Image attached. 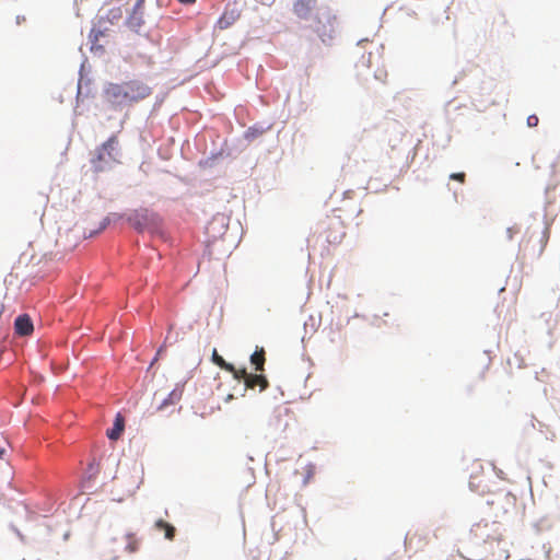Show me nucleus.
Here are the masks:
<instances>
[{
	"mask_svg": "<svg viewBox=\"0 0 560 560\" xmlns=\"http://www.w3.org/2000/svg\"><path fill=\"white\" fill-rule=\"evenodd\" d=\"M121 155L122 150L119 143L118 132H113L91 152V171L95 174L110 172L114 170L115 164H121Z\"/></svg>",
	"mask_w": 560,
	"mask_h": 560,
	"instance_id": "obj_1",
	"label": "nucleus"
},
{
	"mask_svg": "<svg viewBox=\"0 0 560 560\" xmlns=\"http://www.w3.org/2000/svg\"><path fill=\"white\" fill-rule=\"evenodd\" d=\"M121 222L137 232H144L158 224L159 215L149 208L139 207L120 211Z\"/></svg>",
	"mask_w": 560,
	"mask_h": 560,
	"instance_id": "obj_2",
	"label": "nucleus"
},
{
	"mask_svg": "<svg viewBox=\"0 0 560 560\" xmlns=\"http://www.w3.org/2000/svg\"><path fill=\"white\" fill-rule=\"evenodd\" d=\"M102 96L114 110H121L130 106L125 81L121 83L106 81L103 85Z\"/></svg>",
	"mask_w": 560,
	"mask_h": 560,
	"instance_id": "obj_3",
	"label": "nucleus"
},
{
	"mask_svg": "<svg viewBox=\"0 0 560 560\" xmlns=\"http://www.w3.org/2000/svg\"><path fill=\"white\" fill-rule=\"evenodd\" d=\"M228 159H234L233 149L224 140L220 148L211 150L208 156L198 161L197 165L200 170H213L222 166Z\"/></svg>",
	"mask_w": 560,
	"mask_h": 560,
	"instance_id": "obj_4",
	"label": "nucleus"
},
{
	"mask_svg": "<svg viewBox=\"0 0 560 560\" xmlns=\"http://www.w3.org/2000/svg\"><path fill=\"white\" fill-rule=\"evenodd\" d=\"M145 0H136L133 5L127 10V16L122 23L125 27L137 35H141V27L144 25Z\"/></svg>",
	"mask_w": 560,
	"mask_h": 560,
	"instance_id": "obj_5",
	"label": "nucleus"
},
{
	"mask_svg": "<svg viewBox=\"0 0 560 560\" xmlns=\"http://www.w3.org/2000/svg\"><path fill=\"white\" fill-rule=\"evenodd\" d=\"M231 373L238 383H245L247 386H259L260 392L269 386V381L265 373L249 371L246 365H242L238 369L235 368Z\"/></svg>",
	"mask_w": 560,
	"mask_h": 560,
	"instance_id": "obj_6",
	"label": "nucleus"
},
{
	"mask_svg": "<svg viewBox=\"0 0 560 560\" xmlns=\"http://www.w3.org/2000/svg\"><path fill=\"white\" fill-rule=\"evenodd\" d=\"M229 224L230 217L228 214L221 212L215 213L205 226L207 240L215 242L222 238L229 229Z\"/></svg>",
	"mask_w": 560,
	"mask_h": 560,
	"instance_id": "obj_7",
	"label": "nucleus"
},
{
	"mask_svg": "<svg viewBox=\"0 0 560 560\" xmlns=\"http://www.w3.org/2000/svg\"><path fill=\"white\" fill-rule=\"evenodd\" d=\"M315 19L317 23L316 31L324 43L326 42L324 38L325 36H328L331 39V33L334 32L332 23L337 20L336 15L331 13L330 9L325 8L317 10Z\"/></svg>",
	"mask_w": 560,
	"mask_h": 560,
	"instance_id": "obj_8",
	"label": "nucleus"
},
{
	"mask_svg": "<svg viewBox=\"0 0 560 560\" xmlns=\"http://www.w3.org/2000/svg\"><path fill=\"white\" fill-rule=\"evenodd\" d=\"M125 86L130 105L144 100L152 93V89L149 85L137 79L125 81Z\"/></svg>",
	"mask_w": 560,
	"mask_h": 560,
	"instance_id": "obj_9",
	"label": "nucleus"
},
{
	"mask_svg": "<svg viewBox=\"0 0 560 560\" xmlns=\"http://www.w3.org/2000/svg\"><path fill=\"white\" fill-rule=\"evenodd\" d=\"M241 12L242 10L236 7V0L228 2L217 20L215 27L219 30L230 28L240 19Z\"/></svg>",
	"mask_w": 560,
	"mask_h": 560,
	"instance_id": "obj_10",
	"label": "nucleus"
},
{
	"mask_svg": "<svg viewBox=\"0 0 560 560\" xmlns=\"http://www.w3.org/2000/svg\"><path fill=\"white\" fill-rule=\"evenodd\" d=\"M94 79L91 75L78 77L77 93H75V107L83 103L86 98H95L96 90L93 88Z\"/></svg>",
	"mask_w": 560,
	"mask_h": 560,
	"instance_id": "obj_11",
	"label": "nucleus"
},
{
	"mask_svg": "<svg viewBox=\"0 0 560 560\" xmlns=\"http://www.w3.org/2000/svg\"><path fill=\"white\" fill-rule=\"evenodd\" d=\"M107 4L108 1H105L103 5L97 10L96 15L92 19L94 20V24L109 23L110 25H116L118 21L122 18L121 7H115L105 11V7Z\"/></svg>",
	"mask_w": 560,
	"mask_h": 560,
	"instance_id": "obj_12",
	"label": "nucleus"
},
{
	"mask_svg": "<svg viewBox=\"0 0 560 560\" xmlns=\"http://www.w3.org/2000/svg\"><path fill=\"white\" fill-rule=\"evenodd\" d=\"M186 383L187 380L178 382L175 385V387L168 393V395L165 398H163V400L158 407V410H164L167 407L177 404L184 394Z\"/></svg>",
	"mask_w": 560,
	"mask_h": 560,
	"instance_id": "obj_13",
	"label": "nucleus"
},
{
	"mask_svg": "<svg viewBox=\"0 0 560 560\" xmlns=\"http://www.w3.org/2000/svg\"><path fill=\"white\" fill-rule=\"evenodd\" d=\"M14 328L19 335H30L34 330L32 317L26 313L19 314L14 319Z\"/></svg>",
	"mask_w": 560,
	"mask_h": 560,
	"instance_id": "obj_14",
	"label": "nucleus"
},
{
	"mask_svg": "<svg viewBox=\"0 0 560 560\" xmlns=\"http://www.w3.org/2000/svg\"><path fill=\"white\" fill-rule=\"evenodd\" d=\"M316 1L317 0H295L293 3L294 14L302 20H307Z\"/></svg>",
	"mask_w": 560,
	"mask_h": 560,
	"instance_id": "obj_15",
	"label": "nucleus"
},
{
	"mask_svg": "<svg viewBox=\"0 0 560 560\" xmlns=\"http://www.w3.org/2000/svg\"><path fill=\"white\" fill-rule=\"evenodd\" d=\"M271 128V125H265L264 122H256L249 126L243 133V138L247 142H253L261 137L267 130Z\"/></svg>",
	"mask_w": 560,
	"mask_h": 560,
	"instance_id": "obj_16",
	"label": "nucleus"
},
{
	"mask_svg": "<svg viewBox=\"0 0 560 560\" xmlns=\"http://www.w3.org/2000/svg\"><path fill=\"white\" fill-rule=\"evenodd\" d=\"M125 431V423L124 420L120 417V413L117 412L113 420L112 428H108L106 431V436L110 441L118 440L122 432Z\"/></svg>",
	"mask_w": 560,
	"mask_h": 560,
	"instance_id": "obj_17",
	"label": "nucleus"
},
{
	"mask_svg": "<svg viewBox=\"0 0 560 560\" xmlns=\"http://www.w3.org/2000/svg\"><path fill=\"white\" fill-rule=\"evenodd\" d=\"M122 223L120 212H108L103 219L98 222L97 228L103 232L104 230L115 226Z\"/></svg>",
	"mask_w": 560,
	"mask_h": 560,
	"instance_id": "obj_18",
	"label": "nucleus"
},
{
	"mask_svg": "<svg viewBox=\"0 0 560 560\" xmlns=\"http://www.w3.org/2000/svg\"><path fill=\"white\" fill-rule=\"evenodd\" d=\"M211 361L213 364L225 372H232L235 370V364L226 361L221 354L218 353L215 348L212 349Z\"/></svg>",
	"mask_w": 560,
	"mask_h": 560,
	"instance_id": "obj_19",
	"label": "nucleus"
},
{
	"mask_svg": "<svg viewBox=\"0 0 560 560\" xmlns=\"http://www.w3.org/2000/svg\"><path fill=\"white\" fill-rule=\"evenodd\" d=\"M91 23L92 27L89 31L88 40H100V38L108 36L110 32L108 27H101L103 24H94V20Z\"/></svg>",
	"mask_w": 560,
	"mask_h": 560,
	"instance_id": "obj_20",
	"label": "nucleus"
},
{
	"mask_svg": "<svg viewBox=\"0 0 560 560\" xmlns=\"http://www.w3.org/2000/svg\"><path fill=\"white\" fill-rule=\"evenodd\" d=\"M100 474V466L96 462H91L86 466L84 470V479L85 482H92L96 479ZM84 487H90L88 483H84Z\"/></svg>",
	"mask_w": 560,
	"mask_h": 560,
	"instance_id": "obj_21",
	"label": "nucleus"
},
{
	"mask_svg": "<svg viewBox=\"0 0 560 560\" xmlns=\"http://www.w3.org/2000/svg\"><path fill=\"white\" fill-rule=\"evenodd\" d=\"M80 51H81V55H82V60H81V63H80V67H79L78 77L91 75L92 67H91V65L89 62V58L85 55V52L82 51V47H80Z\"/></svg>",
	"mask_w": 560,
	"mask_h": 560,
	"instance_id": "obj_22",
	"label": "nucleus"
},
{
	"mask_svg": "<svg viewBox=\"0 0 560 560\" xmlns=\"http://www.w3.org/2000/svg\"><path fill=\"white\" fill-rule=\"evenodd\" d=\"M250 365L253 366L254 372L265 373L264 363L265 358L260 359L257 355V352H254L249 357Z\"/></svg>",
	"mask_w": 560,
	"mask_h": 560,
	"instance_id": "obj_23",
	"label": "nucleus"
},
{
	"mask_svg": "<svg viewBox=\"0 0 560 560\" xmlns=\"http://www.w3.org/2000/svg\"><path fill=\"white\" fill-rule=\"evenodd\" d=\"M90 51L97 57H102L106 54V48L103 44H100L98 40H89Z\"/></svg>",
	"mask_w": 560,
	"mask_h": 560,
	"instance_id": "obj_24",
	"label": "nucleus"
},
{
	"mask_svg": "<svg viewBox=\"0 0 560 560\" xmlns=\"http://www.w3.org/2000/svg\"><path fill=\"white\" fill-rule=\"evenodd\" d=\"M154 527L159 530H162L163 528L165 527H170L173 532H176V528L173 524L166 522L165 520L163 518H158L155 522H154Z\"/></svg>",
	"mask_w": 560,
	"mask_h": 560,
	"instance_id": "obj_25",
	"label": "nucleus"
},
{
	"mask_svg": "<svg viewBox=\"0 0 560 560\" xmlns=\"http://www.w3.org/2000/svg\"><path fill=\"white\" fill-rule=\"evenodd\" d=\"M255 386H247V384L243 383V385L241 386V383H238L237 386H234L233 387V393H235V396L236 395H240V396H245L247 389L249 388H254Z\"/></svg>",
	"mask_w": 560,
	"mask_h": 560,
	"instance_id": "obj_26",
	"label": "nucleus"
},
{
	"mask_svg": "<svg viewBox=\"0 0 560 560\" xmlns=\"http://www.w3.org/2000/svg\"><path fill=\"white\" fill-rule=\"evenodd\" d=\"M539 124V117L536 114H530L526 118V125L529 128H534Z\"/></svg>",
	"mask_w": 560,
	"mask_h": 560,
	"instance_id": "obj_27",
	"label": "nucleus"
},
{
	"mask_svg": "<svg viewBox=\"0 0 560 560\" xmlns=\"http://www.w3.org/2000/svg\"><path fill=\"white\" fill-rule=\"evenodd\" d=\"M314 474H315V465L314 464H308L307 465V471H306V474H305V476L303 478V485H306L308 482V480L311 478H313Z\"/></svg>",
	"mask_w": 560,
	"mask_h": 560,
	"instance_id": "obj_28",
	"label": "nucleus"
},
{
	"mask_svg": "<svg viewBox=\"0 0 560 560\" xmlns=\"http://www.w3.org/2000/svg\"><path fill=\"white\" fill-rule=\"evenodd\" d=\"M448 178L451 180H457L459 183H464L465 178H466V173L465 172H454V173L450 174Z\"/></svg>",
	"mask_w": 560,
	"mask_h": 560,
	"instance_id": "obj_29",
	"label": "nucleus"
},
{
	"mask_svg": "<svg viewBox=\"0 0 560 560\" xmlns=\"http://www.w3.org/2000/svg\"><path fill=\"white\" fill-rule=\"evenodd\" d=\"M491 353H492L491 350H483V354L487 357L488 361H487L486 365L483 366V370L480 373V377L481 378L485 377L486 371L489 370V368H490V364H491Z\"/></svg>",
	"mask_w": 560,
	"mask_h": 560,
	"instance_id": "obj_30",
	"label": "nucleus"
},
{
	"mask_svg": "<svg viewBox=\"0 0 560 560\" xmlns=\"http://www.w3.org/2000/svg\"><path fill=\"white\" fill-rule=\"evenodd\" d=\"M548 238H549V232H548V230H547V229H545V230L542 231V236H541V238H540V243H541V245H540V249H539V255H541V254H542V252L545 250L546 245H547V242H548Z\"/></svg>",
	"mask_w": 560,
	"mask_h": 560,
	"instance_id": "obj_31",
	"label": "nucleus"
},
{
	"mask_svg": "<svg viewBox=\"0 0 560 560\" xmlns=\"http://www.w3.org/2000/svg\"><path fill=\"white\" fill-rule=\"evenodd\" d=\"M10 529L18 536V538L23 542L25 544L26 541V537L21 533V530L13 524L11 523L9 525Z\"/></svg>",
	"mask_w": 560,
	"mask_h": 560,
	"instance_id": "obj_32",
	"label": "nucleus"
},
{
	"mask_svg": "<svg viewBox=\"0 0 560 560\" xmlns=\"http://www.w3.org/2000/svg\"><path fill=\"white\" fill-rule=\"evenodd\" d=\"M100 233H101V230H98V228L96 226L94 229L89 230L88 232H84V237L85 238H94Z\"/></svg>",
	"mask_w": 560,
	"mask_h": 560,
	"instance_id": "obj_33",
	"label": "nucleus"
},
{
	"mask_svg": "<svg viewBox=\"0 0 560 560\" xmlns=\"http://www.w3.org/2000/svg\"><path fill=\"white\" fill-rule=\"evenodd\" d=\"M520 229L516 225L506 228V237L509 241L513 238L515 233H518Z\"/></svg>",
	"mask_w": 560,
	"mask_h": 560,
	"instance_id": "obj_34",
	"label": "nucleus"
},
{
	"mask_svg": "<svg viewBox=\"0 0 560 560\" xmlns=\"http://www.w3.org/2000/svg\"><path fill=\"white\" fill-rule=\"evenodd\" d=\"M125 549L130 552V553H133L138 550V546L132 544L131 541H128Z\"/></svg>",
	"mask_w": 560,
	"mask_h": 560,
	"instance_id": "obj_35",
	"label": "nucleus"
},
{
	"mask_svg": "<svg viewBox=\"0 0 560 560\" xmlns=\"http://www.w3.org/2000/svg\"><path fill=\"white\" fill-rule=\"evenodd\" d=\"M165 534L164 537L168 540H172L174 538L175 532H173L170 527H165Z\"/></svg>",
	"mask_w": 560,
	"mask_h": 560,
	"instance_id": "obj_36",
	"label": "nucleus"
},
{
	"mask_svg": "<svg viewBox=\"0 0 560 560\" xmlns=\"http://www.w3.org/2000/svg\"><path fill=\"white\" fill-rule=\"evenodd\" d=\"M466 74V71L463 70L462 72H459L455 78L454 80L452 81V85H456L459 80Z\"/></svg>",
	"mask_w": 560,
	"mask_h": 560,
	"instance_id": "obj_37",
	"label": "nucleus"
},
{
	"mask_svg": "<svg viewBox=\"0 0 560 560\" xmlns=\"http://www.w3.org/2000/svg\"><path fill=\"white\" fill-rule=\"evenodd\" d=\"M272 420H276L277 423H279L281 421V412L278 409L275 410L271 421Z\"/></svg>",
	"mask_w": 560,
	"mask_h": 560,
	"instance_id": "obj_38",
	"label": "nucleus"
},
{
	"mask_svg": "<svg viewBox=\"0 0 560 560\" xmlns=\"http://www.w3.org/2000/svg\"><path fill=\"white\" fill-rule=\"evenodd\" d=\"M480 528H481L480 524H474L470 529V533L474 534L476 537H478L477 530Z\"/></svg>",
	"mask_w": 560,
	"mask_h": 560,
	"instance_id": "obj_39",
	"label": "nucleus"
},
{
	"mask_svg": "<svg viewBox=\"0 0 560 560\" xmlns=\"http://www.w3.org/2000/svg\"><path fill=\"white\" fill-rule=\"evenodd\" d=\"M25 20H26L25 15H20L19 14V15L15 16V22H16L18 25H21L23 22H25Z\"/></svg>",
	"mask_w": 560,
	"mask_h": 560,
	"instance_id": "obj_40",
	"label": "nucleus"
},
{
	"mask_svg": "<svg viewBox=\"0 0 560 560\" xmlns=\"http://www.w3.org/2000/svg\"><path fill=\"white\" fill-rule=\"evenodd\" d=\"M183 5L194 4L197 0H177Z\"/></svg>",
	"mask_w": 560,
	"mask_h": 560,
	"instance_id": "obj_41",
	"label": "nucleus"
},
{
	"mask_svg": "<svg viewBox=\"0 0 560 560\" xmlns=\"http://www.w3.org/2000/svg\"><path fill=\"white\" fill-rule=\"evenodd\" d=\"M70 536H71V532L68 529L67 532L63 533L62 535V539L63 541H68L70 539Z\"/></svg>",
	"mask_w": 560,
	"mask_h": 560,
	"instance_id": "obj_42",
	"label": "nucleus"
},
{
	"mask_svg": "<svg viewBox=\"0 0 560 560\" xmlns=\"http://www.w3.org/2000/svg\"><path fill=\"white\" fill-rule=\"evenodd\" d=\"M234 398H235V393H230V394H228V396L225 398V401H230V400H232Z\"/></svg>",
	"mask_w": 560,
	"mask_h": 560,
	"instance_id": "obj_43",
	"label": "nucleus"
},
{
	"mask_svg": "<svg viewBox=\"0 0 560 560\" xmlns=\"http://www.w3.org/2000/svg\"><path fill=\"white\" fill-rule=\"evenodd\" d=\"M5 455V448L0 446V459Z\"/></svg>",
	"mask_w": 560,
	"mask_h": 560,
	"instance_id": "obj_44",
	"label": "nucleus"
},
{
	"mask_svg": "<svg viewBox=\"0 0 560 560\" xmlns=\"http://www.w3.org/2000/svg\"><path fill=\"white\" fill-rule=\"evenodd\" d=\"M490 537H491V536H490L489 534H487V535H486V538H483V542H488V540H489V538H490Z\"/></svg>",
	"mask_w": 560,
	"mask_h": 560,
	"instance_id": "obj_45",
	"label": "nucleus"
},
{
	"mask_svg": "<svg viewBox=\"0 0 560 560\" xmlns=\"http://www.w3.org/2000/svg\"><path fill=\"white\" fill-rule=\"evenodd\" d=\"M366 40H368V38L359 39L358 45H361L363 42H366Z\"/></svg>",
	"mask_w": 560,
	"mask_h": 560,
	"instance_id": "obj_46",
	"label": "nucleus"
},
{
	"mask_svg": "<svg viewBox=\"0 0 560 560\" xmlns=\"http://www.w3.org/2000/svg\"><path fill=\"white\" fill-rule=\"evenodd\" d=\"M469 487H470V489H472L474 487H476V483H474L472 481H469Z\"/></svg>",
	"mask_w": 560,
	"mask_h": 560,
	"instance_id": "obj_47",
	"label": "nucleus"
},
{
	"mask_svg": "<svg viewBox=\"0 0 560 560\" xmlns=\"http://www.w3.org/2000/svg\"><path fill=\"white\" fill-rule=\"evenodd\" d=\"M469 487H470V489H472L474 487H476V483H474L472 481H469Z\"/></svg>",
	"mask_w": 560,
	"mask_h": 560,
	"instance_id": "obj_48",
	"label": "nucleus"
},
{
	"mask_svg": "<svg viewBox=\"0 0 560 560\" xmlns=\"http://www.w3.org/2000/svg\"><path fill=\"white\" fill-rule=\"evenodd\" d=\"M155 361H156V358H153V359H152V362H150L149 368H151V366L153 365V362H155Z\"/></svg>",
	"mask_w": 560,
	"mask_h": 560,
	"instance_id": "obj_49",
	"label": "nucleus"
},
{
	"mask_svg": "<svg viewBox=\"0 0 560 560\" xmlns=\"http://www.w3.org/2000/svg\"><path fill=\"white\" fill-rule=\"evenodd\" d=\"M155 361H156V358H153V359H152V362H150L149 368H151V366L153 365V362H155Z\"/></svg>",
	"mask_w": 560,
	"mask_h": 560,
	"instance_id": "obj_50",
	"label": "nucleus"
},
{
	"mask_svg": "<svg viewBox=\"0 0 560 560\" xmlns=\"http://www.w3.org/2000/svg\"><path fill=\"white\" fill-rule=\"evenodd\" d=\"M155 361H156V358H153V359H152V362H150L149 368H151V366L153 365V362H155Z\"/></svg>",
	"mask_w": 560,
	"mask_h": 560,
	"instance_id": "obj_51",
	"label": "nucleus"
},
{
	"mask_svg": "<svg viewBox=\"0 0 560 560\" xmlns=\"http://www.w3.org/2000/svg\"><path fill=\"white\" fill-rule=\"evenodd\" d=\"M131 536H132V534H131V533H127V534H126V538H127V539H130V537H131Z\"/></svg>",
	"mask_w": 560,
	"mask_h": 560,
	"instance_id": "obj_52",
	"label": "nucleus"
},
{
	"mask_svg": "<svg viewBox=\"0 0 560 560\" xmlns=\"http://www.w3.org/2000/svg\"><path fill=\"white\" fill-rule=\"evenodd\" d=\"M257 350H259L261 353H264V347H260V348H256Z\"/></svg>",
	"mask_w": 560,
	"mask_h": 560,
	"instance_id": "obj_53",
	"label": "nucleus"
},
{
	"mask_svg": "<svg viewBox=\"0 0 560 560\" xmlns=\"http://www.w3.org/2000/svg\"><path fill=\"white\" fill-rule=\"evenodd\" d=\"M549 189H550V186H547L545 189V192L547 194Z\"/></svg>",
	"mask_w": 560,
	"mask_h": 560,
	"instance_id": "obj_54",
	"label": "nucleus"
},
{
	"mask_svg": "<svg viewBox=\"0 0 560 560\" xmlns=\"http://www.w3.org/2000/svg\"><path fill=\"white\" fill-rule=\"evenodd\" d=\"M46 527H47L48 532L51 530V526L50 525H46Z\"/></svg>",
	"mask_w": 560,
	"mask_h": 560,
	"instance_id": "obj_55",
	"label": "nucleus"
}]
</instances>
